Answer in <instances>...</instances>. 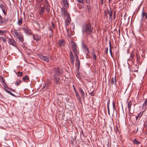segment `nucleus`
Listing matches in <instances>:
<instances>
[{
	"instance_id": "f257e3e1",
	"label": "nucleus",
	"mask_w": 147,
	"mask_h": 147,
	"mask_svg": "<svg viewBox=\"0 0 147 147\" xmlns=\"http://www.w3.org/2000/svg\"><path fill=\"white\" fill-rule=\"evenodd\" d=\"M93 28L90 23L86 24L82 26V31L84 34L86 33L87 34H91L93 31Z\"/></svg>"
},
{
	"instance_id": "f03ea898",
	"label": "nucleus",
	"mask_w": 147,
	"mask_h": 147,
	"mask_svg": "<svg viewBox=\"0 0 147 147\" xmlns=\"http://www.w3.org/2000/svg\"><path fill=\"white\" fill-rule=\"evenodd\" d=\"M38 56L40 59L46 62H48L49 60V57L48 56H44L41 54H38Z\"/></svg>"
},
{
	"instance_id": "7ed1b4c3",
	"label": "nucleus",
	"mask_w": 147,
	"mask_h": 147,
	"mask_svg": "<svg viewBox=\"0 0 147 147\" xmlns=\"http://www.w3.org/2000/svg\"><path fill=\"white\" fill-rule=\"evenodd\" d=\"M22 30H24V33L27 35H30L32 34L31 30L27 26L24 27Z\"/></svg>"
},
{
	"instance_id": "20e7f679",
	"label": "nucleus",
	"mask_w": 147,
	"mask_h": 147,
	"mask_svg": "<svg viewBox=\"0 0 147 147\" xmlns=\"http://www.w3.org/2000/svg\"><path fill=\"white\" fill-rule=\"evenodd\" d=\"M71 43L73 44L72 46V48L73 49V51L75 55L76 56L78 55L77 50L76 48L77 45L76 43L74 42H71Z\"/></svg>"
},
{
	"instance_id": "39448f33",
	"label": "nucleus",
	"mask_w": 147,
	"mask_h": 147,
	"mask_svg": "<svg viewBox=\"0 0 147 147\" xmlns=\"http://www.w3.org/2000/svg\"><path fill=\"white\" fill-rule=\"evenodd\" d=\"M53 71L54 73L53 75L59 76L61 74V71L58 67H56L54 68Z\"/></svg>"
},
{
	"instance_id": "423d86ee",
	"label": "nucleus",
	"mask_w": 147,
	"mask_h": 147,
	"mask_svg": "<svg viewBox=\"0 0 147 147\" xmlns=\"http://www.w3.org/2000/svg\"><path fill=\"white\" fill-rule=\"evenodd\" d=\"M8 42L10 45L13 47H16L17 46L16 42L12 38H9L8 39Z\"/></svg>"
},
{
	"instance_id": "0eeeda50",
	"label": "nucleus",
	"mask_w": 147,
	"mask_h": 147,
	"mask_svg": "<svg viewBox=\"0 0 147 147\" xmlns=\"http://www.w3.org/2000/svg\"><path fill=\"white\" fill-rule=\"evenodd\" d=\"M141 22H142L143 21V19L144 17L147 20V13H146L145 11H144V8H143L142 12L141 15Z\"/></svg>"
},
{
	"instance_id": "6e6552de",
	"label": "nucleus",
	"mask_w": 147,
	"mask_h": 147,
	"mask_svg": "<svg viewBox=\"0 0 147 147\" xmlns=\"http://www.w3.org/2000/svg\"><path fill=\"white\" fill-rule=\"evenodd\" d=\"M69 57L70 59L71 63L73 65H74L75 58L72 51H70Z\"/></svg>"
},
{
	"instance_id": "1a4fd4ad",
	"label": "nucleus",
	"mask_w": 147,
	"mask_h": 147,
	"mask_svg": "<svg viewBox=\"0 0 147 147\" xmlns=\"http://www.w3.org/2000/svg\"><path fill=\"white\" fill-rule=\"evenodd\" d=\"M59 76H57L56 75H53V80L54 82H55L56 84H59L60 81V78L59 77Z\"/></svg>"
},
{
	"instance_id": "9d476101",
	"label": "nucleus",
	"mask_w": 147,
	"mask_h": 147,
	"mask_svg": "<svg viewBox=\"0 0 147 147\" xmlns=\"http://www.w3.org/2000/svg\"><path fill=\"white\" fill-rule=\"evenodd\" d=\"M45 7L46 9V11L48 13L50 11L49 6L47 0H45Z\"/></svg>"
},
{
	"instance_id": "9b49d317",
	"label": "nucleus",
	"mask_w": 147,
	"mask_h": 147,
	"mask_svg": "<svg viewBox=\"0 0 147 147\" xmlns=\"http://www.w3.org/2000/svg\"><path fill=\"white\" fill-rule=\"evenodd\" d=\"M67 10L64 8H61V15L63 17H65L67 15Z\"/></svg>"
},
{
	"instance_id": "f8f14e48",
	"label": "nucleus",
	"mask_w": 147,
	"mask_h": 147,
	"mask_svg": "<svg viewBox=\"0 0 147 147\" xmlns=\"http://www.w3.org/2000/svg\"><path fill=\"white\" fill-rule=\"evenodd\" d=\"M58 44L60 47L64 46L65 44V40L63 39L60 40L58 41Z\"/></svg>"
},
{
	"instance_id": "ddd939ff",
	"label": "nucleus",
	"mask_w": 147,
	"mask_h": 147,
	"mask_svg": "<svg viewBox=\"0 0 147 147\" xmlns=\"http://www.w3.org/2000/svg\"><path fill=\"white\" fill-rule=\"evenodd\" d=\"M18 39L21 42H23L24 41V36L22 33H21L17 37Z\"/></svg>"
},
{
	"instance_id": "4468645a",
	"label": "nucleus",
	"mask_w": 147,
	"mask_h": 147,
	"mask_svg": "<svg viewBox=\"0 0 147 147\" xmlns=\"http://www.w3.org/2000/svg\"><path fill=\"white\" fill-rule=\"evenodd\" d=\"M21 33L20 32H18L16 30H14L13 32V35L15 37H17Z\"/></svg>"
},
{
	"instance_id": "2eb2a0df",
	"label": "nucleus",
	"mask_w": 147,
	"mask_h": 147,
	"mask_svg": "<svg viewBox=\"0 0 147 147\" xmlns=\"http://www.w3.org/2000/svg\"><path fill=\"white\" fill-rule=\"evenodd\" d=\"M33 39L36 41L39 40L41 38L40 36L38 35L33 34Z\"/></svg>"
},
{
	"instance_id": "dca6fc26",
	"label": "nucleus",
	"mask_w": 147,
	"mask_h": 147,
	"mask_svg": "<svg viewBox=\"0 0 147 147\" xmlns=\"http://www.w3.org/2000/svg\"><path fill=\"white\" fill-rule=\"evenodd\" d=\"M111 84L112 85H115V86H116V76L115 78H112L111 80Z\"/></svg>"
},
{
	"instance_id": "f3484780",
	"label": "nucleus",
	"mask_w": 147,
	"mask_h": 147,
	"mask_svg": "<svg viewBox=\"0 0 147 147\" xmlns=\"http://www.w3.org/2000/svg\"><path fill=\"white\" fill-rule=\"evenodd\" d=\"M22 80L25 82H27L29 81V78L27 75H25L23 78Z\"/></svg>"
},
{
	"instance_id": "a211bd4d",
	"label": "nucleus",
	"mask_w": 147,
	"mask_h": 147,
	"mask_svg": "<svg viewBox=\"0 0 147 147\" xmlns=\"http://www.w3.org/2000/svg\"><path fill=\"white\" fill-rule=\"evenodd\" d=\"M75 56L76 59V62L77 64V65L78 66L77 68H79L80 67V61L77 55L76 56Z\"/></svg>"
},
{
	"instance_id": "6ab92c4d",
	"label": "nucleus",
	"mask_w": 147,
	"mask_h": 147,
	"mask_svg": "<svg viewBox=\"0 0 147 147\" xmlns=\"http://www.w3.org/2000/svg\"><path fill=\"white\" fill-rule=\"evenodd\" d=\"M63 3L64 6L66 8H67L69 7V5L67 2V0H63Z\"/></svg>"
},
{
	"instance_id": "aec40b11",
	"label": "nucleus",
	"mask_w": 147,
	"mask_h": 147,
	"mask_svg": "<svg viewBox=\"0 0 147 147\" xmlns=\"http://www.w3.org/2000/svg\"><path fill=\"white\" fill-rule=\"evenodd\" d=\"M79 92L81 94L83 98H84L85 97V93L84 91L82 89L80 88L79 89Z\"/></svg>"
},
{
	"instance_id": "412c9836",
	"label": "nucleus",
	"mask_w": 147,
	"mask_h": 147,
	"mask_svg": "<svg viewBox=\"0 0 147 147\" xmlns=\"http://www.w3.org/2000/svg\"><path fill=\"white\" fill-rule=\"evenodd\" d=\"M147 108V99H146V101L144 103L142 106V109H145Z\"/></svg>"
},
{
	"instance_id": "4be33fe9",
	"label": "nucleus",
	"mask_w": 147,
	"mask_h": 147,
	"mask_svg": "<svg viewBox=\"0 0 147 147\" xmlns=\"http://www.w3.org/2000/svg\"><path fill=\"white\" fill-rule=\"evenodd\" d=\"M129 17H128L126 15H125L123 16V19L125 22H128L129 20Z\"/></svg>"
},
{
	"instance_id": "5701e85b",
	"label": "nucleus",
	"mask_w": 147,
	"mask_h": 147,
	"mask_svg": "<svg viewBox=\"0 0 147 147\" xmlns=\"http://www.w3.org/2000/svg\"><path fill=\"white\" fill-rule=\"evenodd\" d=\"M108 13L109 15V19H111L112 16V11L111 8L110 7L109 11L108 10Z\"/></svg>"
},
{
	"instance_id": "b1692460",
	"label": "nucleus",
	"mask_w": 147,
	"mask_h": 147,
	"mask_svg": "<svg viewBox=\"0 0 147 147\" xmlns=\"http://www.w3.org/2000/svg\"><path fill=\"white\" fill-rule=\"evenodd\" d=\"M131 102L130 101L128 103V112H130V110H131Z\"/></svg>"
},
{
	"instance_id": "393cba45",
	"label": "nucleus",
	"mask_w": 147,
	"mask_h": 147,
	"mask_svg": "<svg viewBox=\"0 0 147 147\" xmlns=\"http://www.w3.org/2000/svg\"><path fill=\"white\" fill-rule=\"evenodd\" d=\"M45 9L44 7H41L40 10V11L39 14L41 16H42L44 12Z\"/></svg>"
},
{
	"instance_id": "a878e982",
	"label": "nucleus",
	"mask_w": 147,
	"mask_h": 147,
	"mask_svg": "<svg viewBox=\"0 0 147 147\" xmlns=\"http://www.w3.org/2000/svg\"><path fill=\"white\" fill-rule=\"evenodd\" d=\"M75 93L76 94V97L77 98L79 101H81V98L80 97L79 94L78 92H76L75 91Z\"/></svg>"
},
{
	"instance_id": "bb28decb",
	"label": "nucleus",
	"mask_w": 147,
	"mask_h": 147,
	"mask_svg": "<svg viewBox=\"0 0 147 147\" xmlns=\"http://www.w3.org/2000/svg\"><path fill=\"white\" fill-rule=\"evenodd\" d=\"M18 19V24L19 26H21L22 24V18H21L20 19L19 18Z\"/></svg>"
},
{
	"instance_id": "cd10ccee",
	"label": "nucleus",
	"mask_w": 147,
	"mask_h": 147,
	"mask_svg": "<svg viewBox=\"0 0 147 147\" xmlns=\"http://www.w3.org/2000/svg\"><path fill=\"white\" fill-rule=\"evenodd\" d=\"M133 143L134 144L138 145L140 144V143L136 139H135L133 140Z\"/></svg>"
},
{
	"instance_id": "c85d7f7f",
	"label": "nucleus",
	"mask_w": 147,
	"mask_h": 147,
	"mask_svg": "<svg viewBox=\"0 0 147 147\" xmlns=\"http://www.w3.org/2000/svg\"><path fill=\"white\" fill-rule=\"evenodd\" d=\"M82 47L83 48H86V49L88 51V53H89V51L86 45L84 44V43L83 42H82Z\"/></svg>"
},
{
	"instance_id": "c756f323",
	"label": "nucleus",
	"mask_w": 147,
	"mask_h": 147,
	"mask_svg": "<svg viewBox=\"0 0 147 147\" xmlns=\"http://www.w3.org/2000/svg\"><path fill=\"white\" fill-rule=\"evenodd\" d=\"M69 18L70 19V18L69 16V17H67V22L66 21H65L66 26H68L70 23Z\"/></svg>"
},
{
	"instance_id": "7c9ffc66",
	"label": "nucleus",
	"mask_w": 147,
	"mask_h": 147,
	"mask_svg": "<svg viewBox=\"0 0 147 147\" xmlns=\"http://www.w3.org/2000/svg\"><path fill=\"white\" fill-rule=\"evenodd\" d=\"M22 82V81L20 80H19L18 82L17 81H16L15 82V84L17 86H18Z\"/></svg>"
},
{
	"instance_id": "2f4dec72",
	"label": "nucleus",
	"mask_w": 147,
	"mask_h": 147,
	"mask_svg": "<svg viewBox=\"0 0 147 147\" xmlns=\"http://www.w3.org/2000/svg\"><path fill=\"white\" fill-rule=\"evenodd\" d=\"M2 20L0 19V26H1L3 23L7 22L8 21V20H6L5 21H2Z\"/></svg>"
},
{
	"instance_id": "473e14b6",
	"label": "nucleus",
	"mask_w": 147,
	"mask_h": 147,
	"mask_svg": "<svg viewBox=\"0 0 147 147\" xmlns=\"http://www.w3.org/2000/svg\"><path fill=\"white\" fill-rule=\"evenodd\" d=\"M23 72H22L18 71L17 73L18 76H21L22 75Z\"/></svg>"
},
{
	"instance_id": "72a5a7b5",
	"label": "nucleus",
	"mask_w": 147,
	"mask_h": 147,
	"mask_svg": "<svg viewBox=\"0 0 147 147\" xmlns=\"http://www.w3.org/2000/svg\"><path fill=\"white\" fill-rule=\"evenodd\" d=\"M143 114V113L142 112H141L140 113H139L138 114V115H137V116L136 117V119H138V117H141V116Z\"/></svg>"
},
{
	"instance_id": "f704fd0d",
	"label": "nucleus",
	"mask_w": 147,
	"mask_h": 147,
	"mask_svg": "<svg viewBox=\"0 0 147 147\" xmlns=\"http://www.w3.org/2000/svg\"><path fill=\"white\" fill-rule=\"evenodd\" d=\"M46 84L45 83L43 85L42 88V90L43 91H45L46 90H45V89L46 88Z\"/></svg>"
},
{
	"instance_id": "c9c22d12",
	"label": "nucleus",
	"mask_w": 147,
	"mask_h": 147,
	"mask_svg": "<svg viewBox=\"0 0 147 147\" xmlns=\"http://www.w3.org/2000/svg\"><path fill=\"white\" fill-rule=\"evenodd\" d=\"M92 53L93 56L94 58V59L95 60H96L97 57H96V55H95L94 51H93Z\"/></svg>"
},
{
	"instance_id": "e433bc0d",
	"label": "nucleus",
	"mask_w": 147,
	"mask_h": 147,
	"mask_svg": "<svg viewBox=\"0 0 147 147\" xmlns=\"http://www.w3.org/2000/svg\"><path fill=\"white\" fill-rule=\"evenodd\" d=\"M108 47H106L105 49V52L106 53V54L107 55L108 53Z\"/></svg>"
},
{
	"instance_id": "4c0bfd02",
	"label": "nucleus",
	"mask_w": 147,
	"mask_h": 147,
	"mask_svg": "<svg viewBox=\"0 0 147 147\" xmlns=\"http://www.w3.org/2000/svg\"><path fill=\"white\" fill-rule=\"evenodd\" d=\"M1 38L2 40L4 42H6V40L5 38H4L3 37H1Z\"/></svg>"
},
{
	"instance_id": "58836bf2",
	"label": "nucleus",
	"mask_w": 147,
	"mask_h": 147,
	"mask_svg": "<svg viewBox=\"0 0 147 147\" xmlns=\"http://www.w3.org/2000/svg\"><path fill=\"white\" fill-rule=\"evenodd\" d=\"M109 52L111 55L112 57H113L112 55V52L111 49V48H109Z\"/></svg>"
},
{
	"instance_id": "ea45409f",
	"label": "nucleus",
	"mask_w": 147,
	"mask_h": 147,
	"mask_svg": "<svg viewBox=\"0 0 147 147\" xmlns=\"http://www.w3.org/2000/svg\"><path fill=\"white\" fill-rule=\"evenodd\" d=\"M89 94L92 96H94V90H93L92 92L89 93Z\"/></svg>"
},
{
	"instance_id": "a19ab883",
	"label": "nucleus",
	"mask_w": 147,
	"mask_h": 147,
	"mask_svg": "<svg viewBox=\"0 0 147 147\" xmlns=\"http://www.w3.org/2000/svg\"><path fill=\"white\" fill-rule=\"evenodd\" d=\"M46 84V88L45 89V90H46L47 89H48L49 87V84Z\"/></svg>"
},
{
	"instance_id": "79ce46f5",
	"label": "nucleus",
	"mask_w": 147,
	"mask_h": 147,
	"mask_svg": "<svg viewBox=\"0 0 147 147\" xmlns=\"http://www.w3.org/2000/svg\"><path fill=\"white\" fill-rule=\"evenodd\" d=\"M43 0H39V3L40 5L42 4Z\"/></svg>"
},
{
	"instance_id": "37998d69",
	"label": "nucleus",
	"mask_w": 147,
	"mask_h": 147,
	"mask_svg": "<svg viewBox=\"0 0 147 147\" xmlns=\"http://www.w3.org/2000/svg\"><path fill=\"white\" fill-rule=\"evenodd\" d=\"M79 69V68H77V73L78 75L79 76V75L80 74Z\"/></svg>"
},
{
	"instance_id": "c03bdc74",
	"label": "nucleus",
	"mask_w": 147,
	"mask_h": 147,
	"mask_svg": "<svg viewBox=\"0 0 147 147\" xmlns=\"http://www.w3.org/2000/svg\"><path fill=\"white\" fill-rule=\"evenodd\" d=\"M76 1L80 3H82L83 2V0H76Z\"/></svg>"
},
{
	"instance_id": "a18cd8bd",
	"label": "nucleus",
	"mask_w": 147,
	"mask_h": 147,
	"mask_svg": "<svg viewBox=\"0 0 147 147\" xmlns=\"http://www.w3.org/2000/svg\"><path fill=\"white\" fill-rule=\"evenodd\" d=\"M51 83V80H50L48 79L47 81V83L48 84H50Z\"/></svg>"
},
{
	"instance_id": "49530a36",
	"label": "nucleus",
	"mask_w": 147,
	"mask_h": 147,
	"mask_svg": "<svg viewBox=\"0 0 147 147\" xmlns=\"http://www.w3.org/2000/svg\"><path fill=\"white\" fill-rule=\"evenodd\" d=\"M0 80H2V81L4 83V81L3 80V78L2 76H0Z\"/></svg>"
},
{
	"instance_id": "de8ad7c7",
	"label": "nucleus",
	"mask_w": 147,
	"mask_h": 147,
	"mask_svg": "<svg viewBox=\"0 0 147 147\" xmlns=\"http://www.w3.org/2000/svg\"><path fill=\"white\" fill-rule=\"evenodd\" d=\"M144 126L147 127V121H146L144 123Z\"/></svg>"
},
{
	"instance_id": "09e8293b",
	"label": "nucleus",
	"mask_w": 147,
	"mask_h": 147,
	"mask_svg": "<svg viewBox=\"0 0 147 147\" xmlns=\"http://www.w3.org/2000/svg\"><path fill=\"white\" fill-rule=\"evenodd\" d=\"M113 110H114V109H115V104L114 103V101H113Z\"/></svg>"
},
{
	"instance_id": "8fccbe9b",
	"label": "nucleus",
	"mask_w": 147,
	"mask_h": 147,
	"mask_svg": "<svg viewBox=\"0 0 147 147\" xmlns=\"http://www.w3.org/2000/svg\"><path fill=\"white\" fill-rule=\"evenodd\" d=\"M4 90H5V91L6 92H7V93L9 94L10 92V91H9V90L6 89L4 88Z\"/></svg>"
},
{
	"instance_id": "3c124183",
	"label": "nucleus",
	"mask_w": 147,
	"mask_h": 147,
	"mask_svg": "<svg viewBox=\"0 0 147 147\" xmlns=\"http://www.w3.org/2000/svg\"><path fill=\"white\" fill-rule=\"evenodd\" d=\"M9 94H10L12 96H15V95L14 94H13V93H12L10 92Z\"/></svg>"
},
{
	"instance_id": "603ef678",
	"label": "nucleus",
	"mask_w": 147,
	"mask_h": 147,
	"mask_svg": "<svg viewBox=\"0 0 147 147\" xmlns=\"http://www.w3.org/2000/svg\"><path fill=\"white\" fill-rule=\"evenodd\" d=\"M109 102H108L107 103V109H109Z\"/></svg>"
},
{
	"instance_id": "864d4df0",
	"label": "nucleus",
	"mask_w": 147,
	"mask_h": 147,
	"mask_svg": "<svg viewBox=\"0 0 147 147\" xmlns=\"http://www.w3.org/2000/svg\"><path fill=\"white\" fill-rule=\"evenodd\" d=\"M130 57H131V58L132 59L134 57V54H131Z\"/></svg>"
},
{
	"instance_id": "5fc2aeb1",
	"label": "nucleus",
	"mask_w": 147,
	"mask_h": 147,
	"mask_svg": "<svg viewBox=\"0 0 147 147\" xmlns=\"http://www.w3.org/2000/svg\"><path fill=\"white\" fill-rule=\"evenodd\" d=\"M8 88V89H9V90H11L13 92H14L15 91V90L12 89H11V88Z\"/></svg>"
},
{
	"instance_id": "6e6d98bb",
	"label": "nucleus",
	"mask_w": 147,
	"mask_h": 147,
	"mask_svg": "<svg viewBox=\"0 0 147 147\" xmlns=\"http://www.w3.org/2000/svg\"><path fill=\"white\" fill-rule=\"evenodd\" d=\"M86 2L88 3H89L90 2V0H85Z\"/></svg>"
},
{
	"instance_id": "4d7b16f0",
	"label": "nucleus",
	"mask_w": 147,
	"mask_h": 147,
	"mask_svg": "<svg viewBox=\"0 0 147 147\" xmlns=\"http://www.w3.org/2000/svg\"><path fill=\"white\" fill-rule=\"evenodd\" d=\"M107 110H108V114L109 115H110V109H107Z\"/></svg>"
},
{
	"instance_id": "13d9d810",
	"label": "nucleus",
	"mask_w": 147,
	"mask_h": 147,
	"mask_svg": "<svg viewBox=\"0 0 147 147\" xmlns=\"http://www.w3.org/2000/svg\"><path fill=\"white\" fill-rule=\"evenodd\" d=\"M100 2L101 5H103V0H101Z\"/></svg>"
},
{
	"instance_id": "bf43d9fd",
	"label": "nucleus",
	"mask_w": 147,
	"mask_h": 147,
	"mask_svg": "<svg viewBox=\"0 0 147 147\" xmlns=\"http://www.w3.org/2000/svg\"><path fill=\"white\" fill-rule=\"evenodd\" d=\"M2 11L3 13L5 15V14L6 13L5 11V10L3 9H2Z\"/></svg>"
},
{
	"instance_id": "052dcab7",
	"label": "nucleus",
	"mask_w": 147,
	"mask_h": 147,
	"mask_svg": "<svg viewBox=\"0 0 147 147\" xmlns=\"http://www.w3.org/2000/svg\"><path fill=\"white\" fill-rule=\"evenodd\" d=\"M4 5L2 4H1L0 5V7L2 8H3V7Z\"/></svg>"
},
{
	"instance_id": "680f3d73",
	"label": "nucleus",
	"mask_w": 147,
	"mask_h": 147,
	"mask_svg": "<svg viewBox=\"0 0 147 147\" xmlns=\"http://www.w3.org/2000/svg\"><path fill=\"white\" fill-rule=\"evenodd\" d=\"M109 48H111V42L110 41H109Z\"/></svg>"
},
{
	"instance_id": "e2e57ef3",
	"label": "nucleus",
	"mask_w": 147,
	"mask_h": 147,
	"mask_svg": "<svg viewBox=\"0 0 147 147\" xmlns=\"http://www.w3.org/2000/svg\"><path fill=\"white\" fill-rule=\"evenodd\" d=\"M49 31H51V32H52V31H53V30H52V29L51 28H50L49 29Z\"/></svg>"
},
{
	"instance_id": "0e129e2a",
	"label": "nucleus",
	"mask_w": 147,
	"mask_h": 147,
	"mask_svg": "<svg viewBox=\"0 0 147 147\" xmlns=\"http://www.w3.org/2000/svg\"><path fill=\"white\" fill-rule=\"evenodd\" d=\"M3 33V31L2 30H0V34Z\"/></svg>"
},
{
	"instance_id": "69168bd1",
	"label": "nucleus",
	"mask_w": 147,
	"mask_h": 147,
	"mask_svg": "<svg viewBox=\"0 0 147 147\" xmlns=\"http://www.w3.org/2000/svg\"><path fill=\"white\" fill-rule=\"evenodd\" d=\"M115 12H114V19H115Z\"/></svg>"
},
{
	"instance_id": "338daca9",
	"label": "nucleus",
	"mask_w": 147,
	"mask_h": 147,
	"mask_svg": "<svg viewBox=\"0 0 147 147\" xmlns=\"http://www.w3.org/2000/svg\"><path fill=\"white\" fill-rule=\"evenodd\" d=\"M52 26L53 27H55V25H54V24H52Z\"/></svg>"
},
{
	"instance_id": "774afa93",
	"label": "nucleus",
	"mask_w": 147,
	"mask_h": 147,
	"mask_svg": "<svg viewBox=\"0 0 147 147\" xmlns=\"http://www.w3.org/2000/svg\"><path fill=\"white\" fill-rule=\"evenodd\" d=\"M138 127H137V131H136V133H137V132L138 131Z\"/></svg>"
}]
</instances>
